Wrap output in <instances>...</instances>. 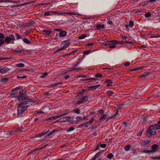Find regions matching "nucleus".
Masks as SVG:
<instances>
[{
    "label": "nucleus",
    "instance_id": "nucleus-52",
    "mask_svg": "<svg viewBox=\"0 0 160 160\" xmlns=\"http://www.w3.org/2000/svg\"><path fill=\"white\" fill-rule=\"evenodd\" d=\"M13 52H16L17 53H19L21 52H22L23 51L22 50H13Z\"/></svg>",
    "mask_w": 160,
    "mask_h": 160
},
{
    "label": "nucleus",
    "instance_id": "nucleus-4",
    "mask_svg": "<svg viewBox=\"0 0 160 160\" xmlns=\"http://www.w3.org/2000/svg\"><path fill=\"white\" fill-rule=\"evenodd\" d=\"M147 132L149 133V134L151 135H154L156 134V130L154 128V125H151L149 127Z\"/></svg>",
    "mask_w": 160,
    "mask_h": 160
},
{
    "label": "nucleus",
    "instance_id": "nucleus-24",
    "mask_svg": "<svg viewBox=\"0 0 160 160\" xmlns=\"http://www.w3.org/2000/svg\"><path fill=\"white\" fill-rule=\"evenodd\" d=\"M70 42H68L66 43L62 47H61V49H63L68 47L70 45Z\"/></svg>",
    "mask_w": 160,
    "mask_h": 160
},
{
    "label": "nucleus",
    "instance_id": "nucleus-16",
    "mask_svg": "<svg viewBox=\"0 0 160 160\" xmlns=\"http://www.w3.org/2000/svg\"><path fill=\"white\" fill-rule=\"evenodd\" d=\"M48 132H49V131H47V132H44V131L42 132L40 134L36 135V136H35L34 137L35 138V137H42L43 136L47 134L48 133Z\"/></svg>",
    "mask_w": 160,
    "mask_h": 160
},
{
    "label": "nucleus",
    "instance_id": "nucleus-35",
    "mask_svg": "<svg viewBox=\"0 0 160 160\" xmlns=\"http://www.w3.org/2000/svg\"><path fill=\"white\" fill-rule=\"evenodd\" d=\"M62 83V82H58V83H55V84L52 85L51 86V87L52 88H54L55 87L57 86L58 85H60Z\"/></svg>",
    "mask_w": 160,
    "mask_h": 160
},
{
    "label": "nucleus",
    "instance_id": "nucleus-27",
    "mask_svg": "<svg viewBox=\"0 0 160 160\" xmlns=\"http://www.w3.org/2000/svg\"><path fill=\"white\" fill-rule=\"evenodd\" d=\"M88 124H89L88 123V122H87L85 123H84L82 124H81L80 126V127H88Z\"/></svg>",
    "mask_w": 160,
    "mask_h": 160
},
{
    "label": "nucleus",
    "instance_id": "nucleus-2",
    "mask_svg": "<svg viewBox=\"0 0 160 160\" xmlns=\"http://www.w3.org/2000/svg\"><path fill=\"white\" fill-rule=\"evenodd\" d=\"M17 99L19 102H20L21 100H27L28 102H35L34 99L29 98L23 96H18L17 97Z\"/></svg>",
    "mask_w": 160,
    "mask_h": 160
},
{
    "label": "nucleus",
    "instance_id": "nucleus-63",
    "mask_svg": "<svg viewBox=\"0 0 160 160\" xmlns=\"http://www.w3.org/2000/svg\"><path fill=\"white\" fill-rule=\"evenodd\" d=\"M81 62V60L79 62H78L76 64H75V65H74L73 66L75 67H76L78 66L80 64Z\"/></svg>",
    "mask_w": 160,
    "mask_h": 160
},
{
    "label": "nucleus",
    "instance_id": "nucleus-11",
    "mask_svg": "<svg viewBox=\"0 0 160 160\" xmlns=\"http://www.w3.org/2000/svg\"><path fill=\"white\" fill-rule=\"evenodd\" d=\"M10 69L7 67H4L1 68L0 70V73L4 74L9 71Z\"/></svg>",
    "mask_w": 160,
    "mask_h": 160
},
{
    "label": "nucleus",
    "instance_id": "nucleus-10",
    "mask_svg": "<svg viewBox=\"0 0 160 160\" xmlns=\"http://www.w3.org/2000/svg\"><path fill=\"white\" fill-rule=\"evenodd\" d=\"M84 78L81 79V81H87V80H89V82H95L96 80H97V79L95 78H88L87 76L86 78L85 77H82Z\"/></svg>",
    "mask_w": 160,
    "mask_h": 160
},
{
    "label": "nucleus",
    "instance_id": "nucleus-22",
    "mask_svg": "<svg viewBox=\"0 0 160 160\" xmlns=\"http://www.w3.org/2000/svg\"><path fill=\"white\" fill-rule=\"evenodd\" d=\"M35 2V1H30L29 2H25L23 3H22V4H20V6H25V5H28L29 4H31V3H32L33 2Z\"/></svg>",
    "mask_w": 160,
    "mask_h": 160
},
{
    "label": "nucleus",
    "instance_id": "nucleus-21",
    "mask_svg": "<svg viewBox=\"0 0 160 160\" xmlns=\"http://www.w3.org/2000/svg\"><path fill=\"white\" fill-rule=\"evenodd\" d=\"M23 41L24 42L27 44H31L32 43V42L28 40V39L26 38H23Z\"/></svg>",
    "mask_w": 160,
    "mask_h": 160
},
{
    "label": "nucleus",
    "instance_id": "nucleus-18",
    "mask_svg": "<svg viewBox=\"0 0 160 160\" xmlns=\"http://www.w3.org/2000/svg\"><path fill=\"white\" fill-rule=\"evenodd\" d=\"M51 13L52 14H53L55 15L58 14V15H63V12H61L60 11H51Z\"/></svg>",
    "mask_w": 160,
    "mask_h": 160
},
{
    "label": "nucleus",
    "instance_id": "nucleus-58",
    "mask_svg": "<svg viewBox=\"0 0 160 160\" xmlns=\"http://www.w3.org/2000/svg\"><path fill=\"white\" fill-rule=\"evenodd\" d=\"M143 152L145 153H151V152H152V151L151 150H144L143 151Z\"/></svg>",
    "mask_w": 160,
    "mask_h": 160
},
{
    "label": "nucleus",
    "instance_id": "nucleus-48",
    "mask_svg": "<svg viewBox=\"0 0 160 160\" xmlns=\"http://www.w3.org/2000/svg\"><path fill=\"white\" fill-rule=\"evenodd\" d=\"M151 13L149 12H147L145 14V16L146 17L148 18V17H151Z\"/></svg>",
    "mask_w": 160,
    "mask_h": 160
},
{
    "label": "nucleus",
    "instance_id": "nucleus-41",
    "mask_svg": "<svg viewBox=\"0 0 160 160\" xmlns=\"http://www.w3.org/2000/svg\"><path fill=\"white\" fill-rule=\"evenodd\" d=\"M113 154L111 153H109L108 154V155L107 156V158L109 159H111V158L112 157H113Z\"/></svg>",
    "mask_w": 160,
    "mask_h": 160
},
{
    "label": "nucleus",
    "instance_id": "nucleus-39",
    "mask_svg": "<svg viewBox=\"0 0 160 160\" xmlns=\"http://www.w3.org/2000/svg\"><path fill=\"white\" fill-rule=\"evenodd\" d=\"M112 41L114 42L113 43H117V44H121L123 43H122L121 42H122V41H117L115 40H112Z\"/></svg>",
    "mask_w": 160,
    "mask_h": 160
},
{
    "label": "nucleus",
    "instance_id": "nucleus-55",
    "mask_svg": "<svg viewBox=\"0 0 160 160\" xmlns=\"http://www.w3.org/2000/svg\"><path fill=\"white\" fill-rule=\"evenodd\" d=\"M116 47V46L114 45V44H112L111 45H110L109 46V48H114Z\"/></svg>",
    "mask_w": 160,
    "mask_h": 160
},
{
    "label": "nucleus",
    "instance_id": "nucleus-50",
    "mask_svg": "<svg viewBox=\"0 0 160 160\" xmlns=\"http://www.w3.org/2000/svg\"><path fill=\"white\" fill-rule=\"evenodd\" d=\"M86 37V35L85 34L82 35L81 36H79V39H82L84 38L85 37Z\"/></svg>",
    "mask_w": 160,
    "mask_h": 160
},
{
    "label": "nucleus",
    "instance_id": "nucleus-14",
    "mask_svg": "<svg viewBox=\"0 0 160 160\" xmlns=\"http://www.w3.org/2000/svg\"><path fill=\"white\" fill-rule=\"evenodd\" d=\"M67 32L65 31L62 30L60 31L59 33V35L60 37H64L66 35Z\"/></svg>",
    "mask_w": 160,
    "mask_h": 160
},
{
    "label": "nucleus",
    "instance_id": "nucleus-46",
    "mask_svg": "<svg viewBox=\"0 0 160 160\" xmlns=\"http://www.w3.org/2000/svg\"><path fill=\"white\" fill-rule=\"evenodd\" d=\"M130 147V145H128L126 146L125 148L124 149L126 151H128L129 150V149Z\"/></svg>",
    "mask_w": 160,
    "mask_h": 160
},
{
    "label": "nucleus",
    "instance_id": "nucleus-23",
    "mask_svg": "<svg viewBox=\"0 0 160 160\" xmlns=\"http://www.w3.org/2000/svg\"><path fill=\"white\" fill-rule=\"evenodd\" d=\"M8 80L9 78H5L1 79L0 81L3 83H5Z\"/></svg>",
    "mask_w": 160,
    "mask_h": 160
},
{
    "label": "nucleus",
    "instance_id": "nucleus-43",
    "mask_svg": "<svg viewBox=\"0 0 160 160\" xmlns=\"http://www.w3.org/2000/svg\"><path fill=\"white\" fill-rule=\"evenodd\" d=\"M134 25V22L132 21H130L129 22V26L131 28H132Z\"/></svg>",
    "mask_w": 160,
    "mask_h": 160
},
{
    "label": "nucleus",
    "instance_id": "nucleus-26",
    "mask_svg": "<svg viewBox=\"0 0 160 160\" xmlns=\"http://www.w3.org/2000/svg\"><path fill=\"white\" fill-rule=\"evenodd\" d=\"M91 52V50H88V51L83 52V55H82V58H83L85 55L88 54L89 53Z\"/></svg>",
    "mask_w": 160,
    "mask_h": 160
},
{
    "label": "nucleus",
    "instance_id": "nucleus-13",
    "mask_svg": "<svg viewBox=\"0 0 160 160\" xmlns=\"http://www.w3.org/2000/svg\"><path fill=\"white\" fill-rule=\"evenodd\" d=\"M100 86V85H98L95 86H91L88 87V90H95L97 88H98V87H99Z\"/></svg>",
    "mask_w": 160,
    "mask_h": 160
},
{
    "label": "nucleus",
    "instance_id": "nucleus-37",
    "mask_svg": "<svg viewBox=\"0 0 160 160\" xmlns=\"http://www.w3.org/2000/svg\"><path fill=\"white\" fill-rule=\"evenodd\" d=\"M154 128L155 129H160V126L158 124H156L154 126Z\"/></svg>",
    "mask_w": 160,
    "mask_h": 160
},
{
    "label": "nucleus",
    "instance_id": "nucleus-29",
    "mask_svg": "<svg viewBox=\"0 0 160 160\" xmlns=\"http://www.w3.org/2000/svg\"><path fill=\"white\" fill-rule=\"evenodd\" d=\"M18 68H22L24 66V64L22 63H19L16 64L15 65Z\"/></svg>",
    "mask_w": 160,
    "mask_h": 160
},
{
    "label": "nucleus",
    "instance_id": "nucleus-7",
    "mask_svg": "<svg viewBox=\"0 0 160 160\" xmlns=\"http://www.w3.org/2000/svg\"><path fill=\"white\" fill-rule=\"evenodd\" d=\"M71 118V117H64L58 119L57 121L58 122H64L69 121Z\"/></svg>",
    "mask_w": 160,
    "mask_h": 160
},
{
    "label": "nucleus",
    "instance_id": "nucleus-54",
    "mask_svg": "<svg viewBox=\"0 0 160 160\" xmlns=\"http://www.w3.org/2000/svg\"><path fill=\"white\" fill-rule=\"evenodd\" d=\"M75 112L76 113L79 114L80 113V109L78 108H76L74 110Z\"/></svg>",
    "mask_w": 160,
    "mask_h": 160
},
{
    "label": "nucleus",
    "instance_id": "nucleus-6",
    "mask_svg": "<svg viewBox=\"0 0 160 160\" xmlns=\"http://www.w3.org/2000/svg\"><path fill=\"white\" fill-rule=\"evenodd\" d=\"M88 96H85L83 97L82 98L78 101L77 103L78 104H80L86 102L88 100Z\"/></svg>",
    "mask_w": 160,
    "mask_h": 160
},
{
    "label": "nucleus",
    "instance_id": "nucleus-5",
    "mask_svg": "<svg viewBox=\"0 0 160 160\" xmlns=\"http://www.w3.org/2000/svg\"><path fill=\"white\" fill-rule=\"evenodd\" d=\"M57 132V130L56 129L52 130L46 136L44 137V139H45L51 138L54 135V133Z\"/></svg>",
    "mask_w": 160,
    "mask_h": 160
},
{
    "label": "nucleus",
    "instance_id": "nucleus-44",
    "mask_svg": "<svg viewBox=\"0 0 160 160\" xmlns=\"http://www.w3.org/2000/svg\"><path fill=\"white\" fill-rule=\"evenodd\" d=\"M107 93L108 95L109 96H111L112 94H114L113 92L111 91H108L107 92Z\"/></svg>",
    "mask_w": 160,
    "mask_h": 160
},
{
    "label": "nucleus",
    "instance_id": "nucleus-31",
    "mask_svg": "<svg viewBox=\"0 0 160 160\" xmlns=\"http://www.w3.org/2000/svg\"><path fill=\"white\" fill-rule=\"evenodd\" d=\"M107 116V114H104L100 117L99 119H100V120H102V121Z\"/></svg>",
    "mask_w": 160,
    "mask_h": 160
},
{
    "label": "nucleus",
    "instance_id": "nucleus-8",
    "mask_svg": "<svg viewBox=\"0 0 160 160\" xmlns=\"http://www.w3.org/2000/svg\"><path fill=\"white\" fill-rule=\"evenodd\" d=\"M151 75V74L150 72H145L143 73L141 75H139V77L140 78H148L150 77Z\"/></svg>",
    "mask_w": 160,
    "mask_h": 160
},
{
    "label": "nucleus",
    "instance_id": "nucleus-15",
    "mask_svg": "<svg viewBox=\"0 0 160 160\" xmlns=\"http://www.w3.org/2000/svg\"><path fill=\"white\" fill-rule=\"evenodd\" d=\"M105 83L106 84L107 86L109 87L112 85V82L111 80H107L105 81Z\"/></svg>",
    "mask_w": 160,
    "mask_h": 160
},
{
    "label": "nucleus",
    "instance_id": "nucleus-12",
    "mask_svg": "<svg viewBox=\"0 0 160 160\" xmlns=\"http://www.w3.org/2000/svg\"><path fill=\"white\" fill-rule=\"evenodd\" d=\"M13 2L15 3H18L19 4L20 3L19 1H11V0H0V3L1 2Z\"/></svg>",
    "mask_w": 160,
    "mask_h": 160
},
{
    "label": "nucleus",
    "instance_id": "nucleus-64",
    "mask_svg": "<svg viewBox=\"0 0 160 160\" xmlns=\"http://www.w3.org/2000/svg\"><path fill=\"white\" fill-rule=\"evenodd\" d=\"M148 1H145L143 2H142V3H143V5H142V6H145L146 5L148 4Z\"/></svg>",
    "mask_w": 160,
    "mask_h": 160
},
{
    "label": "nucleus",
    "instance_id": "nucleus-3",
    "mask_svg": "<svg viewBox=\"0 0 160 160\" xmlns=\"http://www.w3.org/2000/svg\"><path fill=\"white\" fill-rule=\"evenodd\" d=\"M4 38L5 42L7 44L9 43L12 40L13 41L16 40L15 36L13 34H10L9 36L6 37Z\"/></svg>",
    "mask_w": 160,
    "mask_h": 160
},
{
    "label": "nucleus",
    "instance_id": "nucleus-38",
    "mask_svg": "<svg viewBox=\"0 0 160 160\" xmlns=\"http://www.w3.org/2000/svg\"><path fill=\"white\" fill-rule=\"evenodd\" d=\"M85 91V90L83 89L78 94V97H79L81 96L83 94V93Z\"/></svg>",
    "mask_w": 160,
    "mask_h": 160
},
{
    "label": "nucleus",
    "instance_id": "nucleus-9",
    "mask_svg": "<svg viewBox=\"0 0 160 160\" xmlns=\"http://www.w3.org/2000/svg\"><path fill=\"white\" fill-rule=\"evenodd\" d=\"M151 148L152 149V150H151L152 151V152L158 151L159 149L158 145L156 144H153L151 146Z\"/></svg>",
    "mask_w": 160,
    "mask_h": 160
},
{
    "label": "nucleus",
    "instance_id": "nucleus-57",
    "mask_svg": "<svg viewBox=\"0 0 160 160\" xmlns=\"http://www.w3.org/2000/svg\"><path fill=\"white\" fill-rule=\"evenodd\" d=\"M77 51H78V50L75 49V50H73V51L71 52L70 53V54H71V55L74 54L75 52H77Z\"/></svg>",
    "mask_w": 160,
    "mask_h": 160
},
{
    "label": "nucleus",
    "instance_id": "nucleus-25",
    "mask_svg": "<svg viewBox=\"0 0 160 160\" xmlns=\"http://www.w3.org/2000/svg\"><path fill=\"white\" fill-rule=\"evenodd\" d=\"M103 151H102L99 152H98L97 153H96V154L95 155V156L93 157V159H96V158L98 157V156L99 155H100L101 154V152H102Z\"/></svg>",
    "mask_w": 160,
    "mask_h": 160
},
{
    "label": "nucleus",
    "instance_id": "nucleus-36",
    "mask_svg": "<svg viewBox=\"0 0 160 160\" xmlns=\"http://www.w3.org/2000/svg\"><path fill=\"white\" fill-rule=\"evenodd\" d=\"M57 119V117L56 116H53L51 117H50L49 118H47V120H52L54 119Z\"/></svg>",
    "mask_w": 160,
    "mask_h": 160
},
{
    "label": "nucleus",
    "instance_id": "nucleus-20",
    "mask_svg": "<svg viewBox=\"0 0 160 160\" xmlns=\"http://www.w3.org/2000/svg\"><path fill=\"white\" fill-rule=\"evenodd\" d=\"M105 27L104 24H98L96 26V28L98 30H99L100 28H103Z\"/></svg>",
    "mask_w": 160,
    "mask_h": 160
},
{
    "label": "nucleus",
    "instance_id": "nucleus-45",
    "mask_svg": "<svg viewBox=\"0 0 160 160\" xmlns=\"http://www.w3.org/2000/svg\"><path fill=\"white\" fill-rule=\"evenodd\" d=\"M143 68V67H138L137 68H133L132 69H131V71H135L136 70H138L139 69H142Z\"/></svg>",
    "mask_w": 160,
    "mask_h": 160
},
{
    "label": "nucleus",
    "instance_id": "nucleus-19",
    "mask_svg": "<svg viewBox=\"0 0 160 160\" xmlns=\"http://www.w3.org/2000/svg\"><path fill=\"white\" fill-rule=\"evenodd\" d=\"M21 101H22V102L18 105L19 106H22L23 105H25L28 103V101L27 100H21L20 102Z\"/></svg>",
    "mask_w": 160,
    "mask_h": 160
},
{
    "label": "nucleus",
    "instance_id": "nucleus-51",
    "mask_svg": "<svg viewBox=\"0 0 160 160\" xmlns=\"http://www.w3.org/2000/svg\"><path fill=\"white\" fill-rule=\"evenodd\" d=\"M5 43L4 39H0V46L2 45Z\"/></svg>",
    "mask_w": 160,
    "mask_h": 160
},
{
    "label": "nucleus",
    "instance_id": "nucleus-53",
    "mask_svg": "<svg viewBox=\"0 0 160 160\" xmlns=\"http://www.w3.org/2000/svg\"><path fill=\"white\" fill-rule=\"evenodd\" d=\"M5 38V36L2 33H0V39H3Z\"/></svg>",
    "mask_w": 160,
    "mask_h": 160
},
{
    "label": "nucleus",
    "instance_id": "nucleus-30",
    "mask_svg": "<svg viewBox=\"0 0 160 160\" xmlns=\"http://www.w3.org/2000/svg\"><path fill=\"white\" fill-rule=\"evenodd\" d=\"M42 31L43 32L45 33L47 35H49L52 33V32L50 31H48L45 30H43Z\"/></svg>",
    "mask_w": 160,
    "mask_h": 160
},
{
    "label": "nucleus",
    "instance_id": "nucleus-40",
    "mask_svg": "<svg viewBox=\"0 0 160 160\" xmlns=\"http://www.w3.org/2000/svg\"><path fill=\"white\" fill-rule=\"evenodd\" d=\"M48 74V73L47 72H44L42 73L41 76V78H45L46 76H47Z\"/></svg>",
    "mask_w": 160,
    "mask_h": 160
},
{
    "label": "nucleus",
    "instance_id": "nucleus-56",
    "mask_svg": "<svg viewBox=\"0 0 160 160\" xmlns=\"http://www.w3.org/2000/svg\"><path fill=\"white\" fill-rule=\"evenodd\" d=\"M95 76L96 77L99 78L102 76V75L100 73L96 74L95 75Z\"/></svg>",
    "mask_w": 160,
    "mask_h": 160
},
{
    "label": "nucleus",
    "instance_id": "nucleus-61",
    "mask_svg": "<svg viewBox=\"0 0 160 160\" xmlns=\"http://www.w3.org/2000/svg\"><path fill=\"white\" fill-rule=\"evenodd\" d=\"M20 4H18V5H12L11 6V8H14L15 7H20Z\"/></svg>",
    "mask_w": 160,
    "mask_h": 160
},
{
    "label": "nucleus",
    "instance_id": "nucleus-59",
    "mask_svg": "<svg viewBox=\"0 0 160 160\" xmlns=\"http://www.w3.org/2000/svg\"><path fill=\"white\" fill-rule=\"evenodd\" d=\"M23 130L22 129H20L19 128H18L16 131L15 132L17 133V132H21Z\"/></svg>",
    "mask_w": 160,
    "mask_h": 160
},
{
    "label": "nucleus",
    "instance_id": "nucleus-17",
    "mask_svg": "<svg viewBox=\"0 0 160 160\" xmlns=\"http://www.w3.org/2000/svg\"><path fill=\"white\" fill-rule=\"evenodd\" d=\"M149 142L150 141H144L142 143V145L144 147H147L149 145Z\"/></svg>",
    "mask_w": 160,
    "mask_h": 160
},
{
    "label": "nucleus",
    "instance_id": "nucleus-60",
    "mask_svg": "<svg viewBox=\"0 0 160 160\" xmlns=\"http://www.w3.org/2000/svg\"><path fill=\"white\" fill-rule=\"evenodd\" d=\"M94 118H93L92 119H90L89 121H88V123L89 124V125H90V123H92L94 121Z\"/></svg>",
    "mask_w": 160,
    "mask_h": 160
},
{
    "label": "nucleus",
    "instance_id": "nucleus-32",
    "mask_svg": "<svg viewBox=\"0 0 160 160\" xmlns=\"http://www.w3.org/2000/svg\"><path fill=\"white\" fill-rule=\"evenodd\" d=\"M15 36L16 38V40L22 38V36L21 35H19L18 33H15Z\"/></svg>",
    "mask_w": 160,
    "mask_h": 160
},
{
    "label": "nucleus",
    "instance_id": "nucleus-42",
    "mask_svg": "<svg viewBox=\"0 0 160 160\" xmlns=\"http://www.w3.org/2000/svg\"><path fill=\"white\" fill-rule=\"evenodd\" d=\"M122 125L125 128H126L128 126V123L127 122H122Z\"/></svg>",
    "mask_w": 160,
    "mask_h": 160
},
{
    "label": "nucleus",
    "instance_id": "nucleus-49",
    "mask_svg": "<svg viewBox=\"0 0 160 160\" xmlns=\"http://www.w3.org/2000/svg\"><path fill=\"white\" fill-rule=\"evenodd\" d=\"M74 129V128L73 127H71L69 128L67 130V132H69L70 131L73 130Z\"/></svg>",
    "mask_w": 160,
    "mask_h": 160
},
{
    "label": "nucleus",
    "instance_id": "nucleus-47",
    "mask_svg": "<svg viewBox=\"0 0 160 160\" xmlns=\"http://www.w3.org/2000/svg\"><path fill=\"white\" fill-rule=\"evenodd\" d=\"M44 15L45 16H48L49 15H52V14L51 13V11H50L45 12L44 13Z\"/></svg>",
    "mask_w": 160,
    "mask_h": 160
},
{
    "label": "nucleus",
    "instance_id": "nucleus-1",
    "mask_svg": "<svg viewBox=\"0 0 160 160\" xmlns=\"http://www.w3.org/2000/svg\"><path fill=\"white\" fill-rule=\"evenodd\" d=\"M17 115L18 117L23 116L24 112L25 110L28 107V106H19L18 105Z\"/></svg>",
    "mask_w": 160,
    "mask_h": 160
},
{
    "label": "nucleus",
    "instance_id": "nucleus-28",
    "mask_svg": "<svg viewBox=\"0 0 160 160\" xmlns=\"http://www.w3.org/2000/svg\"><path fill=\"white\" fill-rule=\"evenodd\" d=\"M114 42L112 41H108L106 42L105 43V45H108L109 46L111 45Z\"/></svg>",
    "mask_w": 160,
    "mask_h": 160
},
{
    "label": "nucleus",
    "instance_id": "nucleus-34",
    "mask_svg": "<svg viewBox=\"0 0 160 160\" xmlns=\"http://www.w3.org/2000/svg\"><path fill=\"white\" fill-rule=\"evenodd\" d=\"M76 121L78 122H81V121L82 120V118L81 117L79 116H77L76 118Z\"/></svg>",
    "mask_w": 160,
    "mask_h": 160
},
{
    "label": "nucleus",
    "instance_id": "nucleus-62",
    "mask_svg": "<svg viewBox=\"0 0 160 160\" xmlns=\"http://www.w3.org/2000/svg\"><path fill=\"white\" fill-rule=\"evenodd\" d=\"M147 117L142 118H141L142 121L143 122L147 121Z\"/></svg>",
    "mask_w": 160,
    "mask_h": 160
},
{
    "label": "nucleus",
    "instance_id": "nucleus-33",
    "mask_svg": "<svg viewBox=\"0 0 160 160\" xmlns=\"http://www.w3.org/2000/svg\"><path fill=\"white\" fill-rule=\"evenodd\" d=\"M100 147L102 148H105L106 146V144L105 143L102 144L101 142H100L98 143Z\"/></svg>",
    "mask_w": 160,
    "mask_h": 160
}]
</instances>
